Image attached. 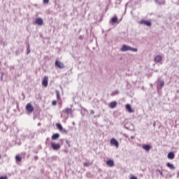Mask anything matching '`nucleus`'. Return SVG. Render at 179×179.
I'll return each instance as SVG.
<instances>
[{"label": "nucleus", "mask_w": 179, "mask_h": 179, "mask_svg": "<svg viewBox=\"0 0 179 179\" xmlns=\"http://www.w3.org/2000/svg\"><path fill=\"white\" fill-rule=\"evenodd\" d=\"M120 51L122 52H125L126 51H132L133 52H138V48H131V46L123 45L120 49Z\"/></svg>", "instance_id": "obj_1"}, {"label": "nucleus", "mask_w": 179, "mask_h": 179, "mask_svg": "<svg viewBox=\"0 0 179 179\" xmlns=\"http://www.w3.org/2000/svg\"><path fill=\"white\" fill-rule=\"evenodd\" d=\"M25 110L27 111V113H31L33 111H34V107L31 103H29L26 105Z\"/></svg>", "instance_id": "obj_2"}, {"label": "nucleus", "mask_w": 179, "mask_h": 179, "mask_svg": "<svg viewBox=\"0 0 179 179\" xmlns=\"http://www.w3.org/2000/svg\"><path fill=\"white\" fill-rule=\"evenodd\" d=\"M51 148L53 150H59L61 149V145L59 143H51Z\"/></svg>", "instance_id": "obj_3"}, {"label": "nucleus", "mask_w": 179, "mask_h": 179, "mask_svg": "<svg viewBox=\"0 0 179 179\" xmlns=\"http://www.w3.org/2000/svg\"><path fill=\"white\" fill-rule=\"evenodd\" d=\"M140 24H145V26H148V27H150L152 26V22L150 20H142L139 22Z\"/></svg>", "instance_id": "obj_4"}, {"label": "nucleus", "mask_w": 179, "mask_h": 179, "mask_svg": "<svg viewBox=\"0 0 179 179\" xmlns=\"http://www.w3.org/2000/svg\"><path fill=\"white\" fill-rule=\"evenodd\" d=\"M55 66H57V68H59V69H64V68H65V64H64V63L57 60L55 63Z\"/></svg>", "instance_id": "obj_5"}, {"label": "nucleus", "mask_w": 179, "mask_h": 179, "mask_svg": "<svg viewBox=\"0 0 179 179\" xmlns=\"http://www.w3.org/2000/svg\"><path fill=\"white\" fill-rule=\"evenodd\" d=\"M56 127L57 129H59V131H63L65 134H68V131H66V129H64V127H62V124H61V123L56 124Z\"/></svg>", "instance_id": "obj_6"}, {"label": "nucleus", "mask_w": 179, "mask_h": 179, "mask_svg": "<svg viewBox=\"0 0 179 179\" xmlns=\"http://www.w3.org/2000/svg\"><path fill=\"white\" fill-rule=\"evenodd\" d=\"M42 85L44 87H47L48 86V76H45L42 81Z\"/></svg>", "instance_id": "obj_7"}, {"label": "nucleus", "mask_w": 179, "mask_h": 179, "mask_svg": "<svg viewBox=\"0 0 179 179\" xmlns=\"http://www.w3.org/2000/svg\"><path fill=\"white\" fill-rule=\"evenodd\" d=\"M36 24H38V26H43L44 24V22L43 21L42 18H36L35 20Z\"/></svg>", "instance_id": "obj_8"}, {"label": "nucleus", "mask_w": 179, "mask_h": 179, "mask_svg": "<svg viewBox=\"0 0 179 179\" xmlns=\"http://www.w3.org/2000/svg\"><path fill=\"white\" fill-rule=\"evenodd\" d=\"M110 144L114 145L116 148H118L120 146V144L118 143V141L115 140V138H112L110 140Z\"/></svg>", "instance_id": "obj_9"}, {"label": "nucleus", "mask_w": 179, "mask_h": 179, "mask_svg": "<svg viewBox=\"0 0 179 179\" xmlns=\"http://www.w3.org/2000/svg\"><path fill=\"white\" fill-rule=\"evenodd\" d=\"M126 110H127L128 113H135V110L131 108V105L129 103L126 105Z\"/></svg>", "instance_id": "obj_10"}, {"label": "nucleus", "mask_w": 179, "mask_h": 179, "mask_svg": "<svg viewBox=\"0 0 179 179\" xmlns=\"http://www.w3.org/2000/svg\"><path fill=\"white\" fill-rule=\"evenodd\" d=\"M162 61H163V57L160 55H157L155 57V62H162Z\"/></svg>", "instance_id": "obj_11"}, {"label": "nucleus", "mask_w": 179, "mask_h": 179, "mask_svg": "<svg viewBox=\"0 0 179 179\" xmlns=\"http://www.w3.org/2000/svg\"><path fill=\"white\" fill-rule=\"evenodd\" d=\"M106 164L109 166V167H114V160L109 159L106 162Z\"/></svg>", "instance_id": "obj_12"}, {"label": "nucleus", "mask_w": 179, "mask_h": 179, "mask_svg": "<svg viewBox=\"0 0 179 179\" xmlns=\"http://www.w3.org/2000/svg\"><path fill=\"white\" fill-rule=\"evenodd\" d=\"M142 148L144 150H146V152H149V150L152 149V146H150V145H144Z\"/></svg>", "instance_id": "obj_13"}, {"label": "nucleus", "mask_w": 179, "mask_h": 179, "mask_svg": "<svg viewBox=\"0 0 179 179\" xmlns=\"http://www.w3.org/2000/svg\"><path fill=\"white\" fill-rule=\"evenodd\" d=\"M174 157H176V155L174 154L173 152H170L168 154V159H170L171 160H173V159H174Z\"/></svg>", "instance_id": "obj_14"}, {"label": "nucleus", "mask_w": 179, "mask_h": 179, "mask_svg": "<svg viewBox=\"0 0 179 179\" xmlns=\"http://www.w3.org/2000/svg\"><path fill=\"white\" fill-rule=\"evenodd\" d=\"M59 138V134L58 133L53 134L51 137L52 141H57V139H58Z\"/></svg>", "instance_id": "obj_15"}, {"label": "nucleus", "mask_w": 179, "mask_h": 179, "mask_svg": "<svg viewBox=\"0 0 179 179\" xmlns=\"http://www.w3.org/2000/svg\"><path fill=\"white\" fill-rule=\"evenodd\" d=\"M109 107L110 108H115L117 107V101H112L110 103Z\"/></svg>", "instance_id": "obj_16"}, {"label": "nucleus", "mask_w": 179, "mask_h": 179, "mask_svg": "<svg viewBox=\"0 0 179 179\" xmlns=\"http://www.w3.org/2000/svg\"><path fill=\"white\" fill-rule=\"evenodd\" d=\"M167 167H169V169H171V170H174L176 169V167L174 166V165L173 164H171L170 162H168L166 164Z\"/></svg>", "instance_id": "obj_17"}, {"label": "nucleus", "mask_w": 179, "mask_h": 179, "mask_svg": "<svg viewBox=\"0 0 179 179\" xmlns=\"http://www.w3.org/2000/svg\"><path fill=\"white\" fill-rule=\"evenodd\" d=\"M65 112H66V113H67V114H73V110H72V109H71V108H66L65 109Z\"/></svg>", "instance_id": "obj_18"}, {"label": "nucleus", "mask_w": 179, "mask_h": 179, "mask_svg": "<svg viewBox=\"0 0 179 179\" xmlns=\"http://www.w3.org/2000/svg\"><path fill=\"white\" fill-rule=\"evenodd\" d=\"M111 22L112 23H118V17H117V16L113 17L111 19Z\"/></svg>", "instance_id": "obj_19"}, {"label": "nucleus", "mask_w": 179, "mask_h": 179, "mask_svg": "<svg viewBox=\"0 0 179 179\" xmlns=\"http://www.w3.org/2000/svg\"><path fill=\"white\" fill-rule=\"evenodd\" d=\"M15 159L16 162H19L20 163V162H22V157L20 155H17L15 156Z\"/></svg>", "instance_id": "obj_20"}, {"label": "nucleus", "mask_w": 179, "mask_h": 179, "mask_svg": "<svg viewBox=\"0 0 179 179\" xmlns=\"http://www.w3.org/2000/svg\"><path fill=\"white\" fill-rule=\"evenodd\" d=\"M90 164H92L90 162H85L83 164V166H84V167H89V166H90Z\"/></svg>", "instance_id": "obj_21"}, {"label": "nucleus", "mask_w": 179, "mask_h": 179, "mask_svg": "<svg viewBox=\"0 0 179 179\" xmlns=\"http://www.w3.org/2000/svg\"><path fill=\"white\" fill-rule=\"evenodd\" d=\"M159 86H160V87H163L164 86V81H160Z\"/></svg>", "instance_id": "obj_22"}, {"label": "nucleus", "mask_w": 179, "mask_h": 179, "mask_svg": "<svg viewBox=\"0 0 179 179\" xmlns=\"http://www.w3.org/2000/svg\"><path fill=\"white\" fill-rule=\"evenodd\" d=\"M57 99H60L59 92L56 91Z\"/></svg>", "instance_id": "obj_23"}, {"label": "nucleus", "mask_w": 179, "mask_h": 179, "mask_svg": "<svg viewBox=\"0 0 179 179\" xmlns=\"http://www.w3.org/2000/svg\"><path fill=\"white\" fill-rule=\"evenodd\" d=\"M52 104L53 106H57V101H55V100L52 101Z\"/></svg>", "instance_id": "obj_24"}, {"label": "nucleus", "mask_w": 179, "mask_h": 179, "mask_svg": "<svg viewBox=\"0 0 179 179\" xmlns=\"http://www.w3.org/2000/svg\"><path fill=\"white\" fill-rule=\"evenodd\" d=\"M0 179H8V176H1Z\"/></svg>", "instance_id": "obj_25"}, {"label": "nucleus", "mask_w": 179, "mask_h": 179, "mask_svg": "<svg viewBox=\"0 0 179 179\" xmlns=\"http://www.w3.org/2000/svg\"><path fill=\"white\" fill-rule=\"evenodd\" d=\"M50 0H43V3H48Z\"/></svg>", "instance_id": "obj_26"}, {"label": "nucleus", "mask_w": 179, "mask_h": 179, "mask_svg": "<svg viewBox=\"0 0 179 179\" xmlns=\"http://www.w3.org/2000/svg\"><path fill=\"white\" fill-rule=\"evenodd\" d=\"M129 179H138V177L133 176H131V178H129Z\"/></svg>", "instance_id": "obj_27"}, {"label": "nucleus", "mask_w": 179, "mask_h": 179, "mask_svg": "<svg viewBox=\"0 0 179 179\" xmlns=\"http://www.w3.org/2000/svg\"><path fill=\"white\" fill-rule=\"evenodd\" d=\"M90 114H92V115L94 114V110H90Z\"/></svg>", "instance_id": "obj_28"}, {"label": "nucleus", "mask_w": 179, "mask_h": 179, "mask_svg": "<svg viewBox=\"0 0 179 179\" xmlns=\"http://www.w3.org/2000/svg\"><path fill=\"white\" fill-rule=\"evenodd\" d=\"M29 52H30V49H29L28 52H27V54H29Z\"/></svg>", "instance_id": "obj_29"}, {"label": "nucleus", "mask_w": 179, "mask_h": 179, "mask_svg": "<svg viewBox=\"0 0 179 179\" xmlns=\"http://www.w3.org/2000/svg\"><path fill=\"white\" fill-rule=\"evenodd\" d=\"M131 139H134L135 137H134V136H131Z\"/></svg>", "instance_id": "obj_30"}, {"label": "nucleus", "mask_w": 179, "mask_h": 179, "mask_svg": "<svg viewBox=\"0 0 179 179\" xmlns=\"http://www.w3.org/2000/svg\"><path fill=\"white\" fill-rule=\"evenodd\" d=\"M116 93H117V94L118 92H116Z\"/></svg>", "instance_id": "obj_31"}, {"label": "nucleus", "mask_w": 179, "mask_h": 179, "mask_svg": "<svg viewBox=\"0 0 179 179\" xmlns=\"http://www.w3.org/2000/svg\"><path fill=\"white\" fill-rule=\"evenodd\" d=\"M0 159H1V155H0Z\"/></svg>", "instance_id": "obj_32"}]
</instances>
